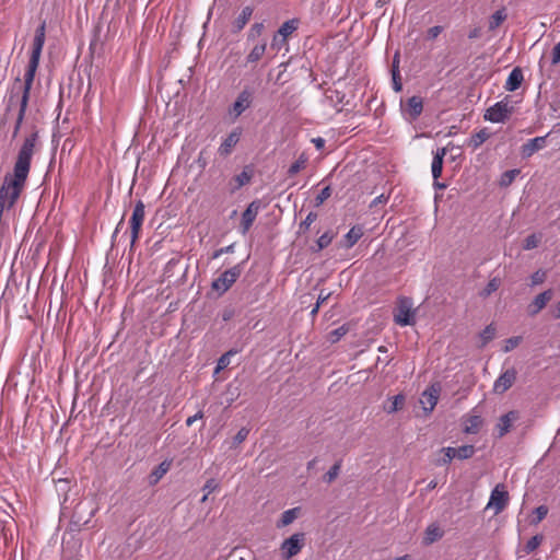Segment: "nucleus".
Masks as SVG:
<instances>
[{
  "label": "nucleus",
  "mask_w": 560,
  "mask_h": 560,
  "mask_svg": "<svg viewBox=\"0 0 560 560\" xmlns=\"http://www.w3.org/2000/svg\"><path fill=\"white\" fill-rule=\"evenodd\" d=\"M253 173L248 167H245L240 174L233 177L231 184L233 185L231 190L232 192L238 190L243 186L250 183Z\"/></svg>",
  "instance_id": "22"
},
{
  "label": "nucleus",
  "mask_w": 560,
  "mask_h": 560,
  "mask_svg": "<svg viewBox=\"0 0 560 560\" xmlns=\"http://www.w3.org/2000/svg\"><path fill=\"white\" fill-rule=\"evenodd\" d=\"M142 222H135L130 221V228H131V240H130V248L132 249L136 242L138 241L141 232Z\"/></svg>",
  "instance_id": "41"
},
{
  "label": "nucleus",
  "mask_w": 560,
  "mask_h": 560,
  "mask_svg": "<svg viewBox=\"0 0 560 560\" xmlns=\"http://www.w3.org/2000/svg\"><path fill=\"white\" fill-rule=\"evenodd\" d=\"M483 423L482 418L479 415H471L465 418L463 431L466 434H476Z\"/></svg>",
  "instance_id": "21"
},
{
  "label": "nucleus",
  "mask_w": 560,
  "mask_h": 560,
  "mask_svg": "<svg viewBox=\"0 0 560 560\" xmlns=\"http://www.w3.org/2000/svg\"><path fill=\"white\" fill-rule=\"evenodd\" d=\"M254 9L250 5H246L242 9L241 13L233 20L231 24V32L238 34L245 25L249 22L253 15Z\"/></svg>",
  "instance_id": "14"
},
{
  "label": "nucleus",
  "mask_w": 560,
  "mask_h": 560,
  "mask_svg": "<svg viewBox=\"0 0 560 560\" xmlns=\"http://www.w3.org/2000/svg\"><path fill=\"white\" fill-rule=\"evenodd\" d=\"M513 109L514 108L510 105L509 97L506 96L486 110L485 119L495 124L504 122L509 119Z\"/></svg>",
  "instance_id": "2"
},
{
  "label": "nucleus",
  "mask_w": 560,
  "mask_h": 560,
  "mask_svg": "<svg viewBox=\"0 0 560 560\" xmlns=\"http://www.w3.org/2000/svg\"><path fill=\"white\" fill-rule=\"evenodd\" d=\"M387 200H388V197H386L385 195H383V194H382V195L377 196V197L372 201L371 207H373V206H377V205H380V203H386V202H387Z\"/></svg>",
  "instance_id": "60"
},
{
  "label": "nucleus",
  "mask_w": 560,
  "mask_h": 560,
  "mask_svg": "<svg viewBox=\"0 0 560 560\" xmlns=\"http://www.w3.org/2000/svg\"><path fill=\"white\" fill-rule=\"evenodd\" d=\"M243 272V262L233 266L230 269L223 271L217 279L212 282V289L220 294L225 293L240 278Z\"/></svg>",
  "instance_id": "1"
},
{
  "label": "nucleus",
  "mask_w": 560,
  "mask_h": 560,
  "mask_svg": "<svg viewBox=\"0 0 560 560\" xmlns=\"http://www.w3.org/2000/svg\"><path fill=\"white\" fill-rule=\"evenodd\" d=\"M538 238L535 234L528 235L524 242V249L529 250L538 246Z\"/></svg>",
  "instance_id": "52"
},
{
  "label": "nucleus",
  "mask_w": 560,
  "mask_h": 560,
  "mask_svg": "<svg viewBox=\"0 0 560 560\" xmlns=\"http://www.w3.org/2000/svg\"><path fill=\"white\" fill-rule=\"evenodd\" d=\"M242 137V128L235 127L221 142L220 147L218 148V153L222 158L229 156L236 144L240 142Z\"/></svg>",
  "instance_id": "6"
},
{
  "label": "nucleus",
  "mask_w": 560,
  "mask_h": 560,
  "mask_svg": "<svg viewBox=\"0 0 560 560\" xmlns=\"http://www.w3.org/2000/svg\"><path fill=\"white\" fill-rule=\"evenodd\" d=\"M509 503V493L502 485H498L491 491L487 509H493L494 514L501 513Z\"/></svg>",
  "instance_id": "5"
},
{
  "label": "nucleus",
  "mask_w": 560,
  "mask_h": 560,
  "mask_svg": "<svg viewBox=\"0 0 560 560\" xmlns=\"http://www.w3.org/2000/svg\"><path fill=\"white\" fill-rule=\"evenodd\" d=\"M442 31H443V27L439 26V25L430 27L427 32L428 39H430V40L435 39L442 33Z\"/></svg>",
  "instance_id": "57"
},
{
  "label": "nucleus",
  "mask_w": 560,
  "mask_h": 560,
  "mask_svg": "<svg viewBox=\"0 0 560 560\" xmlns=\"http://www.w3.org/2000/svg\"><path fill=\"white\" fill-rule=\"evenodd\" d=\"M551 63L552 65L560 63V42L552 49Z\"/></svg>",
  "instance_id": "58"
},
{
  "label": "nucleus",
  "mask_w": 560,
  "mask_h": 560,
  "mask_svg": "<svg viewBox=\"0 0 560 560\" xmlns=\"http://www.w3.org/2000/svg\"><path fill=\"white\" fill-rule=\"evenodd\" d=\"M446 155V148H439L433 152V160L431 164V172L434 179L442 175L443 159Z\"/></svg>",
  "instance_id": "19"
},
{
  "label": "nucleus",
  "mask_w": 560,
  "mask_h": 560,
  "mask_svg": "<svg viewBox=\"0 0 560 560\" xmlns=\"http://www.w3.org/2000/svg\"><path fill=\"white\" fill-rule=\"evenodd\" d=\"M439 395H440V390L438 388H435L434 386H431L430 388L425 389L422 393V397H421L420 401L423 405V409L425 411L431 412L434 409V407L436 406L438 400H439Z\"/></svg>",
  "instance_id": "16"
},
{
  "label": "nucleus",
  "mask_w": 560,
  "mask_h": 560,
  "mask_svg": "<svg viewBox=\"0 0 560 560\" xmlns=\"http://www.w3.org/2000/svg\"><path fill=\"white\" fill-rule=\"evenodd\" d=\"M299 21L296 19H292L289 21H285L278 30V32L273 36V43L277 42L278 37L280 36L282 40L284 42L289 35H291L294 31L298 30Z\"/></svg>",
  "instance_id": "20"
},
{
  "label": "nucleus",
  "mask_w": 560,
  "mask_h": 560,
  "mask_svg": "<svg viewBox=\"0 0 560 560\" xmlns=\"http://www.w3.org/2000/svg\"><path fill=\"white\" fill-rule=\"evenodd\" d=\"M248 434L249 430L247 428L240 429L233 439V444L238 445L243 443L247 439Z\"/></svg>",
  "instance_id": "51"
},
{
  "label": "nucleus",
  "mask_w": 560,
  "mask_h": 560,
  "mask_svg": "<svg viewBox=\"0 0 560 560\" xmlns=\"http://www.w3.org/2000/svg\"><path fill=\"white\" fill-rule=\"evenodd\" d=\"M234 248H235V244L234 243L230 244V245H228L225 247H221V248H219V249L213 252L212 258L217 259V258H219L223 254H232V253H234Z\"/></svg>",
  "instance_id": "53"
},
{
  "label": "nucleus",
  "mask_w": 560,
  "mask_h": 560,
  "mask_svg": "<svg viewBox=\"0 0 560 560\" xmlns=\"http://www.w3.org/2000/svg\"><path fill=\"white\" fill-rule=\"evenodd\" d=\"M232 351H229L221 355V358L218 360L217 371L222 370L226 368L230 363V355L232 354Z\"/></svg>",
  "instance_id": "56"
},
{
  "label": "nucleus",
  "mask_w": 560,
  "mask_h": 560,
  "mask_svg": "<svg viewBox=\"0 0 560 560\" xmlns=\"http://www.w3.org/2000/svg\"><path fill=\"white\" fill-rule=\"evenodd\" d=\"M394 320L397 325L402 327L413 325V312L411 310V303L409 300L400 301Z\"/></svg>",
  "instance_id": "9"
},
{
  "label": "nucleus",
  "mask_w": 560,
  "mask_h": 560,
  "mask_svg": "<svg viewBox=\"0 0 560 560\" xmlns=\"http://www.w3.org/2000/svg\"><path fill=\"white\" fill-rule=\"evenodd\" d=\"M124 224V218H121V220L118 222L113 235H112V240L114 241L119 232V229L121 228V225Z\"/></svg>",
  "instance_id": "63"
},
{
  "label": "nucleus",
  "mask_w": 560,
  "mask_h": 560,
  "mask_svg": "<svg viewBox=\"0 0 560 560\" xmlns=\"http://www.w3.org/2000/svg\"><path fill=\"white\" fill-rule=\"evenodd\" d=\"M363 235V229L360 225L352 226L345 235V246L351 248Z\"/></svg>",
  "instance_id": "25"
},
{
  "label": "nucleus",
  "mask_w": 560,
  "mask_h": 560,
  "mask_svg": "<svg viewBox=\"0 0 560 560\" xmlns=\"http://www.w3.org/2000/svg\"><path fill=\"white\" fill-rule=\"evenodd\" d=\"M331 196L330 186L324 187L315 198V206L319 207Z\"/></svg>",
  "instance_id": "46"
},
{
  "label": "nucleus",
  "mask_w": 560,
  "mask_h": 560,
  "mask_svg": "<svg viewBox=\"0 0 560 560\" xmlns=\"http://www.w3.org/2000/svg\"><path fill=\"white\" fill-rule=\"evenodd\" d=\"M522 338L521 337H512V338H509L506 341H505V347H504V351L505 352H509L511 350H513L514 348H516L520 342H521Z\"/></svg>",
  "instance_id": "55"
},
{
  "label": "nucleus",
  "mask_w": 560,
  "mask_h": 560,
  "mask_svg": "<svg viewBox=\"0 0 560 560\" xmlns=\"http://www.w3.org/2000/svg\"><path fill=\"white\" fill-rule=\"evenodd\" d=\"M555 318H560V302L558 303L556 311L553 313Z\"/></svg>",
  "instance_id": "64"
},
{
  "label": "nucleus",
  "mask_w": 560,
  "mask_h": 560,
  "mask_svg": "<svg viewBox=\"0 0 560 560\" xmlns=\"http://www.w3.org/2000/svg\"><path fill=\"white\" fill-rule=\"evenodd\" d=\"M535 518L533 520L534 524L540 523L548 514V508L546 505H539L534 511Z\"/></svg>",
  "instance_id": "49"
},
{
  "label": "nucleus",
  "mask_w": 560,
  "mask_h": 560,
  "mask_svg": "<svg viewBox=\"0 0 560 560\" xmlns=\"http://www.w3.org/2000/svg\"><path fill=\"white\" fill-rule=\"evenodd\" d=\"M218 488H219V482L215 479L211 478V479L207 480L202 490L205 491V493L210 494L213 491H215Z\"/></svg>",
  "instance_id": "54"
},
{
  "label": "nucleus",
  "mask_w": 560,
  "mask_h": 560,
  "mask_svg": "<svg viewBox=\"0 0 560 560\" xmlns=\"http://www.w3.org/2000/svg\"><path fill=\"white\" fill-rule=\"evenodd\" d=\"M553 291L551 289L545 290L539 293L528 305L527 312L530 316L537 315L542 308L546 307L548 302L552 299Z\"/></svg>",
  "instance_id": "13"
},
{
  "label": "nucleus",
  "mask_w": 560,
  "mask_h": 560,
  "mask_svg": "<svg viewBox=\"0 0 560 560\" xmlns=\"http://www.w3.org/2000/svg\"><path fill=\"white\" fill-rule=\"evenodd\" d=\"M171 464L166 460L162 462L159 466H156L149 477V483L155 485L158 483L163 476L168 471Z\"/></svg>",
  "instance_id": "26"
},
{
  "label": "nucleus",
  "mask_w": 560,
  "mask_h": 560,
  "mask_svg": "<svg viewBox=\"0 0 560 560\" xmlns=\"http://www.w3.org/2000/svg\"><path fill=\"white\" fill-rule=\"evenodd\" d=\"M329 295L330 293L324 294V292L322 291L320 294L318 295L316 304L322 305L329 298Z\"/></svg>",
  "instance_id": "62"
},
{
  "label": "nucleus",
  "mask_w": 560,
  "mask_h": 560,
  "mask_svg": "<svg viewBox=\"0 0 560 560\" xmlns=\"http://www.w3.org/2000/svg\"><path fill=\"white\" fill-rule=\"evenodd\" d=\"M203 417V412L202 411H198L197 413H195L194 416L191 417H188L187 420H186V425L187 427H190L194 422H196L197 420L199 419H202Z\"/></svg>",
  "instance_id": "59"
},
{
  "label": "nucleus",
  "mask_w": 560,
  "mask_h": 560,
  "mask_svg": "<svg viewBox=\"0 0 560 560\" xmlns=\"http://www.w3.org/2000/svg\"><path fill=\"white\" fill-rule=\"evenodd\" d=\"M495 336V327L490 324L488 325L481 332L480 338L482 340L481 346H486L489 341H491Z\"/></svg>",
  "instance_id": "39"
},
{
  "label": "nucleus",
  "mask_w": 560,
  "mask_h": 560,
  "mask_svg": "<svg viewBox=\"0 0 560 560\" xmlns=\"http://www.w3.org/2000/svg\"><path fill=\"white\" fill-rule=\"evenodd\" d=\"M406 109L412 119L419 117L423 109L422 98L420 96H411L407 101Z\"/></svg>",
  "instance_id": "23"
},
{
  "label": "nucleus",
  "mask_w": 560,
  "mask_h": 560,
  "mask_svg": "<svg viewBox=\"0 0 560 560\" xmlns=\"http://www.w3.org/2000/svg\"><path fill=\"white\" fill-rule=\"evenodd\" d=\"M317 219V214L315 212H310L306 218L300 223L299 225V232L304 233L306 232L312 223Z\"/></svg>",
  "instance_id": "44"
},
{
  "label": "nucleus",
  "mask_w": 560,
  "mask_h": 560,
  "mask_svg": "<svg viewBox=\"0 0 560 560\" xmlns=\"http://www.w3.org/2000/svg\"><path fill=\"white\" fill-rule=\"evenodd\" d=\"M306 163H307V156L304 153H302L298 158V160L290 165V167L288 170L289 176L296 175L301 170H303L305 167Z\"/></svg>",
  "instance_id": "34"
},
{
  "label": "nucleus",
  "mask_w": 560,
  "mask_h": 560,
  "mask_svg": "<svg viewBox=\"0 0 560 560\" xmlns=\"http://www.w3.org/2000/svg\"><path fill=\"white\" fill-rule=\"evenodd\" d=\"M298 514H299V508H293V509L284 511L282 513L281 518L279 520L277 526L284 527V526L290 525L298 517Z\"/></svg>",
  "instance_id": "30"
},
{
  "label": "nucleus",
  "mask_w": 560,
  "mask_h": 560,
  "mask_svg": "<svg viewBox=\"0 0 560 560\" xmlns=\"http://www.w3.org/2000/svg\"><path fill=\"white\" fill-rule=\"evenodd\" d=\"M517 372L514 368L505 370L494 382L493 390L497 394H503L513 386L516 381Z\"/></svg>",
  "instance_id": "10"
},
{
  "label": "nucleus",
  "mask_w": 560,
  "mask_h": 560,
  "mask_svg": "<svg viewBox=\"0 0 560 560\" xmlns=\"http://www.w3.org/2000/svg\"><path fill=\"white\" fill-rule=\"evenodd\" d=\"M520 173L518 170H510V171H506L505 173H503L502 175V179H501V185H510L515 176Z\"/></svg>",
  "instance_id": "50"
},
{
  "label": "nucleus",
  "mask_w": 560,
  "mask_h": 560,
  "mask_svg": "<svg viewBox=\"0 0 560 560\" xmlns=\"http://www.w3.org/2000/svg\"><path fill=\"white\" fill-rule=\"evenodd\" d=\"M305 541L304 533H295L281 544L280 550L282 558L285 560L296 556L303 548Z\"/></svg>",
  "instance_id": "3"
},
{
  "label": "nucleus",
  "mask_w": 560,
  "mask_h": 560,
  "mask_svg": "<svg viewBox=\"0 0 560 560\" xmlns=\"http://www.w3.org/2000/svg\"><path fill=\"white\" fill-rule=\"evenodd\" d=\"M443 536V528L439 524L432 523L425 528L422 542L425 546H430L433 542L440 540Z\"/></svg>",
  "instance_id": "17"
},
{
  "label": "nucleus",
  "mask_w": 560,
  "mask_h": 560,
  "mask_svg": "<svg viewBox=\"0 0 560 560\" xmlns=\"http://www.w3.org/2000/svg\"><path fill=\"white\" fill-rule=\"evenodd\" d=\"M180 262V259L177 258V257H174V258H171L166 264H165V267H164V270H163V276L165 278H170L173 276L174 273V269L179 265Z\"/></svg>",
  "instance_id": "42"
},
{
  "label": "nucleus",
  "mask_w": 560,
  "mask_h": 560,
  "mask_svg": "<svg viewBox=\"0 0 560 560\" xmlns=\"http://www.w3.org/2000/svg\"><path fill=\"white\" fill-rule=\"evenodd\" d=\"M505 19H506V14H505L504 10L495 11L489 19V30L494 31L503 23V21Z\"/></svg>",
  "instance_id": "33"
},
{
  "label": "nucleus",
  "mask_w": 560,
  "mask_h": 560,
  "mask_svg": "<svg viewBox=\"0 0 560 560\" xmlns=\"http://www.w3.org/2000/svg\"><path fill=\"white\" fill-rule=\"evenodd\" d=\"M264 30H265V25L262 22L254 23L247 33V40L248 42L255 40L262 34Z\"/></svg>",
  "instance_id": "37"
},
{
  "label": "nucleus",
  "mask_w": 560,
  "mask_h": 560,
  "mask_svg": "<svg viewBox=\"0 0 560 560\" xmlns=\"http://www.w3.org/2000/svg\"><path fill=\"white\" fill-rule=\"evenodd\" d=\"M547 271L544 269H538L530 276V287H536L542 284L546 281Z\"/></svg>",
  "instance_id": "40"
},
{
  "label": "nucleus",
  "mask_w": 560,
  "mask_h": 560,
  "mask_svg": "<svg viewBox=\"0 0 560 560\" xmlns=\"http://www.w3.org/2000/svg\"><path fill=\"white\" fill-rule=\"evenodd\" d=\"M490 133L487 128L480 129L478 132L474 133L468 140V147L474 150L478 149L488 138Z\"/></svg>",
  "instance_id": "27"
},
{
  "label": "nucleus",
  "mask_w": 560,
  "mask_h": 560,
  "mask_svg": "<svg viewBox=\"0 0 560 560\" xmlns=\"http://www.w3.org/2000/svg\"><path fill=\"white\" fill-rule=\"evenodd\" d=\"M332 235L328 232H325L323 235H320L318 237V240L316 241V245H317V248L315 249L316 252H319L324 248H326L332 241Z\"/></svg>",
  "instance_id": "43"
},
{
  "label": "nucleus",
  "mask_w": 560,
  "mask_h": 560,
  "mask_svg": "<svg viewBox=\"0 0 560 560\" xmlns=\"http://www.w3.org/2000/svg\"><path fill=\"white\" fill-rule=\"evenodd\" d=\"M544 537L542 535H535L533 536L525 545L524 547V550L525 552L528 555V553H532L533 551H535L539 545L541 544Z\"/></svg>",
  "instance_id": "38"
},
{
  "label": "nucleus",
  "mask_w": 560,
  "mask_h": 560,
  "mask_svg": "<svg viewBox=\"0 0 560 560\" xmlns=\"http://www.w3.org/2000/svg\"><path fill=\"white\" fill-rule=\"evenodd\" d=\"M405 404V396L402 394L395 395L390 398V402L388 406H384V410L387 413H394L402 408Z\"/></svg>",
  "instance_id": "31"
},
{
  "label": "nucleus",
  "mask_w": 560,
  "mask_h": 560,
  "mask_svg": "<svg viewBox=\"0 0 560 560\" xmlns=\"http://www.w3.org/2000/svg\"><path fill=\"white\" fill-rule=\"evenodd\" d=\"M500 287V279L498 278H493L491 279L486 288L483 289L481 295L482 296H489L490 294H492L493 292H495Z\"/></svg>",
  "instance_id": "45"
},
{
  "label": "nucleus",
  "mask_w": 560,
  "mask_h": 560,
  "mask_svg": "<svg viewBox=\"0 0 560 560\" xmlns=\"http://www.w3.org/2000/svg\"><path fill=\"white\" fill-rule=\"evenodd\" d=\"M46 37V22L43 21L36 28L33 44H32V52L31 59L40 60L43 47L45 45Z\"/></svg>",
  "instance_id": "11"
},
{
  "label": "nucleus",
  "mask_w": 560,
  "mask_h": 560,
  "mask_svg": "<svg viewBox=\"0 0 560 560\" xmlns=\"http://www.w3.org/2000/svg\"><path fill=\"white\" fill-rule=\"evenodd\" d=\"M312 142L315 144L316 149L320 150L325 147V140L320 137L314 138Z\"/></svg>",
  "instance_id": "61"
},
{
  "label": "nucleus",
  "mask_w": 560,
  "mask_h": 560,
  "mask_svg": "<svg viewBox=\"0 0 560 560\" xmlns=\"http://www.w3.org/2000/svg\"><path fill=\"white\" fill-rule=\"evenodd\" d=\"M145 207H144V203L142 200H138L135 205V208H133V211H132V214H131V218H130V221H135V222H142L144 221V217H145V211H144Z\"/></svg>",
  "instance_id": "35"
},
{
  "label": "nucleus",
  "mask_w": 560,
  "mask_h": 560,
  "mask_svg": "<svg viewBox=\"0 0 560 560\" xmlns=\"http://www.w3.org/2000/svg\"><path fill=\"white\" fill-rule=\"evenodd\" d=\"M392 79H393L394 91L400 92L402 90V84L400 81L399 68L397 66H394V69H392Z\"/></svg>",
  "instance_id": "47"
},
{
  "label": "nucleus",
  "mask_w": 560,
  "mask_h": 560,
  "mask_svg": "<svg viewBox=\"0 0 560 560\" xmlns=\"http://www.w3.org/2000/svg\"><path fill=\"white\" fill-rule=\"evenodd\" d=\"M253 103V92L249 89H244L238 93L235 102L229 108V115L236 119L238 118L247 108L250 107Z\"/></svg>",
  "instance_id": "4"
},
{
  "label": "nucleus",
  "mask_w": 560,
  "mask_h": 560,
  "mask_svg": "<svg viewBox=\"0 0 560 560\" xmlns=\"http://www.w3.org/2000/svg\"><path fill=\"white\" fill-rule=\"evenodd\" d=\"M27 104H28V102L20 101V108H19L16 120H15L14 129H13V132H12V138H16L19 132H20L21 126H22L23 120L25 118V114H26V109H27Z\"/></svg>",
  "instance_id": "29"
},
{
  "label": "nucleus",
  "mask_w": 560,
  "mask_h": 560,
  "mask_svg": "<svg viewBox=\"0 0 560 560\" xmlns=\"http://www.w3.org/2000/svg\"><path fill=\"white\" fill-rule=\"evenodd\" d=\"M454 452H455V458L468 459L474 456L476 448L474 445H463V446H459L458 448L454 447Z\"/></svg>",
  "instance_id": "32"
},
{
  "label": "nucleus",
  "mask_w": 560,
  "mask_h": 560,
  "mask_svg": "<svg viewBox=\"0 0 560 560\" xmlns=\"http://www.w3.org/2000/svg\"><path fill=\"white\" fill-rule=\"evenodd\" d=\"M348 331V328L346 326H340L332 331L329 332V340L331 342H337L340 340L341 337H343Z\"/></svg>",
  "instance_id": "48"
},
{
  "label": "nucleus",
  "mask_w": 560,
  "mask_h": 560,
  "mask_svg": "<svg viewBox=\"0 0 560 560\" xmlns=\"http://www.w3.org/2000/svg\"><path fill=\"white\" fill-rule=\"evenodd\" d=\"M260 208L261 202L259 200H254L247 206L245 211L242 213L241 233L243 235H245L252 228Z\"/></svg>",
  "instance_id": "7"
},
{
  "label": "nucleus",
  "mask_w": 560,
  "mask_h": 560,
  "mask_svg": "<svg viewBox=\"0 0 560 560\" xmlns=\"http://www.w3.org/2000/svg\"><path fill=\"white\" fill-rule=\"evenodd\" d=\"M523 80V71L521 68L516 67L510 72L505 81L504 89L509 92H514L521 86Z\"/></svg>",
  "instance_id": "18"
},
{
  "label": "nucleus",
  "mask_w": 560,
  "mask_h": 560,
  "mask_svg": "<svg viewBox=\"0 0 560 560\" xmlns=\"http://www.w3.org/2000/svg\"><path fill=\"white\" fill-rule=\"evenodd\" d=\"M266 49H267V42L265 39H262L261 42L257 43L252 48V50L249 51V54L246 57V62L255 63V62L259 61L262 58V56L265 55Z\"/></svg>",
  "instance_id": "24"
},
{
  "label": "nucleus",
  "mask_w": 560,
  "mask_h": 560,
  "mask_svg": "<svg viewBox=\"0 0 560 560\" xmlns=\"http://www.w3.org/2000/svg\"><path fill=\"white\" fill-rule=\"evenodd\" d=\"M547 136L536 137L529 139L526 143L522 145V155L524 158L532 156L535 152L541 150L546 145Z\"/></svg>",
  "instance_id": "15"
},
{
  "label": "nucleus",
  "mask_w": 560,
  "mask_h": 560,
  "mask_svg": "<svg viewBox=\"0 0 560 560\" xmlns=\"http://www.w3.org/2000/svg\"><path fill=\"white\" fill-rule=\"evenodd\" d=\"M38 65H39V60L30 58L26 71L24 73L23 93H22L20 101L28 102L30 92H31V89H32V85L34 82V78H35Z\"/></svg>",
  "instance_id": "8"
},
{
  "label": "nucleus",
  "mask_w": 560,
  "mask_h": 560,
  "mask_svg": "<svg viewBox=\"0 0 560 560\" xmlns=\"http://www.w3.org/2000/svg\"><path fill=\"white\" fill-rule=\"evenodd\" d=\"M341 469V460L336 462L324 476V481L331 483L338 476Z\"/></svg>",
  "instance_id": "36"
},
{
  "label": "nucleus",
  "mask_w": 560,
  "mask_h": 560,
  "mask_svg": "<svg viewBox=\"0 0 560 560\" xmlns=\"http://www.w3.org/2000/svg\"><path fill=\"white\" fill-rule=\"evenodd\" d=\"M441 457L435 459L436 466H445L455 458L454 447L447 446L440 450Z\"/></svg>",
  "instance_id": "28"
},
{
  "label": "nucleus",
  "mask_w": 560,
  "mask_h": 560,
  "mask_svg": "<svg viewBox=\"0 0 560 560\" xmlns=\"http://www.w3.org/2000/svg\"><path fill=\"white\" fill-rule=\"evenodd\" d=\"M520 413L516 410H511L506 412L505 415L501 416L499 418V421L497 423V436L499 439L503 438L505 434H508L511 430V427L514 421L518 420Z\"/></svg>",
  "instance_id": "12"
}]
</instances>
